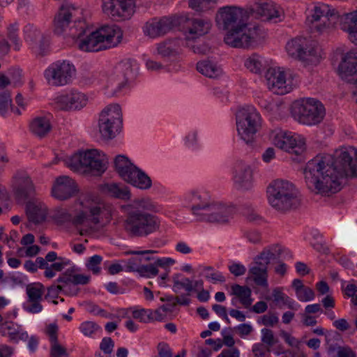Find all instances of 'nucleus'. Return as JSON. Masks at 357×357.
<instances>
[{"label":"nucleus","mask_w":357,"mask_h":357,"mask_svg":"<svg viewBox=\"0 0 357 357\" xmlns=\"http://www.w3.org/2000/svg\"><path fill=\"white\" fill-rule=\"evenodd\" d=\"M304 175L310 191L322 196L337 193L345 178L357 176V149L343 146L333 154L318 155L307 162Z\"/></svg>","instance_id":"1"},{"label":"nucleus","mask_w":357,"mask_h":357,"mask_svg":"<svg viewBox=\"0 0 357 357\" xmlns=\"http://www.w3.org/2000/svg\"><path fill=\"white\" fill-rule=\"evenodd\" d=\"M82 10L70 4L62 5L54 19V31L61 34L70 27V35L77 38L79 50L97 52L118 46L123 39V31L116 25L102 26L91 31L86 22L80 20Z\"/></svg>","instance_id":"2"},{"label":"nucleus","mask_w":357,"mask_h":357,"mask_svg":"<svg viewBox=\"0 0 357 357\" xmlns=\"http://www.w3.org/2000/svg\"><path fill=\"white\" fill-rule=\"evenodd\" d=\"M251 10L236 6L220 8L215 21L219 29L227 31L225 43L231 47H248L260 36L261 29L256 24L248 23Z\"/></svg>","instance_id":"3"},{"label":"nucleus","mask_w":357,"mask_h":357,"mask_svg":"<svg viewBox=\"0 0 357 357\" xmlns=\"http://www.w3.org/2000/svg\"><path fill=\"white\" fill-rule=\"evenodd\" d=\"M180 199L183 207L199 221L225 223L235 212L234 204L215 199L211 192L203 188L187 190Z\"/></svg>","instance_id":"4"},{"label":"nucleus","mask_w":357,"mask_h":357,"mask_svg":"<svg viewBox=\"0 0 357 357\" xmlns=\"http://www.w3.org/2000/svg\"><path fill=\"white\" fill-rule=\"evenodd\" d=\"M77 204L80 206L79 212L74 218L67 208L62 207H56L52 212L51 218L60 225L70 221L76 225L85 222L98 225L110 220L112 206L91 194L82 195Z\"/></svg>","instance_id":"5"},{"label":"nucleus","mask_w":357,"mask_h":357,"mask_svg":"<svg viewBox=\"0 0 357 357\" xmlns=\"http://www.w3.org/2000/svg\"><path fill=\"white\" fill-rule=\"evenodd\" d=\"M268 200L275 210L287 212L296 209L301 204L299 193L296 186L285 180H275L267 188Z\"/></svg>","instance_id":"6"},{"label":"nucleus","mask_w":357,"mask_h":357,"mask_svg":"<svg viewBox=\"0 0 357 357\" xmlns=\"http://www.w3.org/2000/svg\"><path fill=\"white\" fill-rule=\"evenodd\" d=\"M67 162L68 166L75 172L88 169L100 175L107 170L109 159L102 151L89 149L73 154Z\"/></svg>","instance_id":"7"},{"label":"nucleus","mask_w":357,"mask_h":357,"mask_svg":"<svg viewBox=\"0 0 357 357\" xmlns=\"http://www.w3.org/2000/svg\"><path fill=\"white\" fill-rule=\"evenodd\" d=\"M236 126L239 138L245 144L252 145L261 128V116L255 107H243L236 112Z\"/></svg>","instance_id":"8"},{"label":"nucleus","mask_w":357,"mask_h":357,"mask_svg":"<svg viewBox=\"0 0 357 357\" xmlns=\"http://www.w3.org/2000/svg\"><path fill=\"white\" fill-rule=\"evenodd\" d=\"M291 114L293 118L300 123L314 126L323 120L325 116V108L318 100L304 98L292 103Z\"/></svg>","instance_id":"9"},{"label":"nucleus","mask_w":357,"mask_h":357,"mask_svg":"<svg viewBox=\"0 0 357 357\" xmlns=\"http://www.w3.org/2000/svg\"><path fill=\"white\" fill-rule=\"evenodd\" d=\"M122 211L126 214L123 223L125 230L131 236L145 237L154 233L160 227L159 218L150 213Z\"/></svg>","instance_id":"10"},{"label":"nucleus","mask_w":357,"mask_h":357,"mask_svg":"<svg viewBox=\"0 0 357 357\" xmlns=\"http://www.w3.org/2000/svg\"><path fill=\"white\" fill-rule=\"evenodd\" d=\"M98 132L103 140L116 138L123 129L121 108L118 104L106 106L100 113L98 121Z\"/></svg>","instance_id":"11"},{"label":"nucleus","mask_w":357,"mask_h":357,"mask_svg":"<svg viewBox=\"0 0 357 357\" xmlns=\"http://www.w3.org/2000/svg\"><path fill=\"white\" fill-rule=\"evenodd\" d=\"M288 54L305 66H317L322 59V50L316 42L305 38H296L286 45Z\"/></svg>","instance_id":"12"},{"label":"nucleus","mask_w":357,"mask_h":357,"mask_svg":"<svg viewBox=\"0 0 357 357\" xmlns=\"http://www.w3.org/2000/svg\"><path fill=\"white\" fill-rule=\"evenodd\" d=\"M76 73L75 66L68 60H59L51 63L43 73L50 86H63L70 84Z\"/></svg>","instance_id":"13"},{"label":"nucleus","mask_w":357,"mask_h":357,"mask_svg":"<svg viewBox=\"0 0 357 357\" xmlns=\"http://www.w3.org/2000/svg\"><path fill=\"white\" fill-rule=\"evenodd\" d=\"M269 139L277 148L296 155L301 154L306 149L305 139L303 136L281 128L271 130Z\"/></svg>","instance_id":"14"},{"label":"nucleus","mask_w":357,"mask_h":357,"mask_svg":"<svg viewBox=\"0 0 357 357\" xmlns=\"http://www.w3.org/2000/svg\"><path fill=\"white\" fill-rule=\"evenodd\" d=\"M270 250H264L255 258L253 265L249 268V275L255 284L264 288L268 289V265L273 257Z\"/></svg>","instance_id":"15"},{"label":"nucleus","mask_w":357,"mask_h":357,"mask_svg":"<svg viewBox=\"0 0 357 357\" xmlns=\"http://www.w3.org/2000/svg\"><path fill=\"white\" fill-rule=\"evenodd\" d=\"M178 24V20L175 17H155L145 23L143 26V32L151 38H156L169 33Z\"/></svg>","instance_id":"16"},{"label":"nucleus","mask_w":357,"mask_h":357,"mask_svg":"<svg viewBox=\"0 0 357 357\" xmlns=\"http://www.w3.org/2000/svg\"><path fill=\"white\" fill-rule=\"evenodd\" d=\"M88 96L80 91L72 90L55 98L54 103L57 109L63 111H79L88 103Z\"/></svg>","instance_id":"17"},{"label":"nucleus","mask_w":357,"mask_h":357,"mask_svg":"<svg viewBox=\"0 0 357 357\" xmlns=\"http://www.w3.org/2000/svg\"><path fill=\"white\" fill-rule=\"evenodd\" d=\"M212 26L211 21L208 18H188L183 26L185 40L194 41L207 34Z\"/></svg>","instance_id":"18"},{"label":"nucleus","mask_w":357,"mask_h":357,"mask_svg":"<svg viewBox=\"0 0 357 357\" xmlns=\"http://www.w3.org/2000/svg\"><path fill=\"white\" fill-rule=\"evenodd\" d=\"M235 187L241 190H249L254 186V172L252 167L243 161L236 163L233 172Z\"/></svg>","instance_id":"19"},{"label":"nucleus","mask_w":357,"mask_h":357,"mask_svg":"<svg viewBox=\"0 0 357 357\" xmlns=\"http://www.w3.org/2000/svg\"><path fill=\"white\" fill-rule=\"evenodd\" d=\"M133 0H103V12L112 17H130L134 13Z\"/></svg>","instance_id":"20"},{"label":"nucleus","mask_w":357,"mask_h":357,"mask_svg":"<svg viewBox=\"0 0 357 357\" xmlns=\"http://www.w3.org/2000/svg\"><path fill=\"white\" fill-rule=\"evenodd\" d=\"M24 33V39L29 44L32 51L36 54H45L48 47V38L32 24L25 26Z\"/></svg>","instance_id":"21"},{"label":"nucleus","mask_w":357,"mask_h":357,"mask_svg":"<svg viewBox=\"0 0 357 357\" xmlns=\"http://www.w3.org/2000/svg\"><path fill=\"white\" fill-rule=\"evenodd\" d=\"M248 10H252L251 15L255 13L262 20L278 22L284 18L282 9L271 1L257 3L254 8Z\"/></svg>","instance_id":"22"},{"label":"nucleus","mask_w":357,"mask_h":357,"mask_svg":"<svg viewBox=\"0 0 357 357\" xmlns=\"http://www.w3.org/2000/svg\"><path fill=\"white\" fill-rule=\"evenodd\" d=\"M268 87L277 94H286L291 87L287 84L284 71L281 68H270L266 73Z\"/></svg>","instance_id":"23"},{"label":"nucleus","mask_w":357,"mask_h":357,"mask_svg":"<svg viewBox=\"0 0 357 357\" xmlns=\"http://www.w3.org/2000/svg\"><path fill=\"white\" fill-rule=\"evenodd\" d=\"M77 192L75 182L69 176H59L52 187V195L56 199L63 201L73 197Z\"/></svg>","instance_id":"24"},{"label":"nucleus","mask_w":357,"mask_h":357,"mask_svg":"<svg viewBox=\"0 0 357 357\" xmlns=\"http://www.w3.org/2000/svg\"><path fill=\"white\" fill-rule=\"evenodd\" d=\"M334 10H331L327 4L321 3L315 6L312 10V14L308 20L311 22V29H315L318 32H322L324 29L328 26L327 23L331 17H335Z\"/></svg>","instance_id":"25"},{"label":"nucleus","mask_w":357,"mask_h":357,"mask_svg":"<svg viewBox=\"0 0 357 357\" xmlns=\"http://www.w3.org/2000/svg\"><path fill=\"white\" fill-rule=\"evenodd\" d=\"M122 210L138 213H160L162 207L151 197L144 196L134 199L130 204L122 206Z\"/></svg>","instance_id":"26"},{"label":"nucleus","mask_w":357,"mask_h":357,"mask_svg":"<svg viewBox=\"0 0 357 357\" xmlns=\"http://www.w3.org/2000/svg\"><path fill=\"white\" fill-rule=\"evenodd\" d=\"M338 70L342 78L347 82L357 79V50L350 51L344 55Z\"/></svg>","instance_id":"27"},{"label":"nucleus","mask_w":357,"mask_h":357,"mask_svg":"<svg viewBox=\"0 0 357 357\" xmlns=\"http://www.w3.org/2000/svg\"><path fill=\"white\" fill-rule=\"evenodd\" d=\"M124 181L140 190H149L153 187V181L149 174L142 169L136 166L130 172Z\"/></svg>","instance_id":"28"},{"label":"nucleus","mask_w":357,"mask_h":357,"mask_svg":"<svg viewBox=\"0 0 357 357\" xmlns=\"http://www.w3.org/2000/svg\"><path fill=\"white\" fill-rule=\"evenodd\" d=\"M99 190L104 195L122 200H129L131 192L128 187L118 183H105L99 186Z\"/></svg>","instance_id":"29"},{"label":"nucleus","mask_w":357,"mask_h":357,"mask_svg":"<svg viewBox=\"0 0 357 357\" xmlns=\"http://www.w3.org/2000/svg\"><path fill=\"white\" fill-rule=\"evenodd\" d=\"M15 190L22 198H26L33 192V183L26 172H20L15 176Z\"/></svg>","instance_id":"30"},{"label":"nucleus","mask_w":357,"mask_h":357,"mask_svg":"<svg viewBox=\"0 0 357 357\" xmlns=\"http://www.w3.org/2000/svg\"><path fill=\"white\" fill-rule=\"evenodd\" d=\"M183 44L184 40L180 38L167 40L158 44L157 52L163 59L168 61L167 59L178 55L181 46Z\"/></svg>","instance_id":"31"},{"label":"nucleus","mask_w":357,"mask_h":357,"mask_svg":"<svg viewBox=\"0 0 357 357\" xmlns=\"http://www.w3.org/2000/svg\"><path fill=\"white\" fill-rule=\"evenodd\" d=\"M341 29L348 33L349 40L357 45V10L342 16Z\"/></svg>","instance_id":"32"},{"label":"nucleus","mask_w":357,"mask_h":357,"mask_svg":"<svg viewBox=\"0 0 357 357\" xmlns=\"http://www.w3.org/2000/svg\"><path fill=\"white\" fill-rule=\"evenodd\" d=\"M197 70L204 76L211 79L218 78L222 74L221 67L216 62L209 59L197 62Z\"/></svg>","instance_id":"33"},{"label":"nucleus","mask_w":357,"mask_h":357,"mask_svg":"<svg viewBox=\"0 0 357 357\" xmlns=\"http://www.w3.org/2000/svg\"><path fill=\"white\" fill-rule=\"evenodd\" d=\"M136 166L126 155H117L114 158V169L123 181Z\"/></svg>","instance_id":"34"},{"label":"nucleus","mask_w":357,"mask_h":357,"mask_svg":"<svg viewBox=\"0 0 357 357\" xmlns=\"http://www.w3.org/2000/svg\"><path fill=\"white\" fill-rule=\"evenodd\" d=\"M2 330L9 338L17 342L20 340L26 341L28 339V333L23 328L13 321H6L2 325Z\"/></svg>","instance_id":"35"},{"label":"nucleus","mask_w":357,"mask_h":357,"mask_svg":"<svg viewBox=\"0 0 357 357\" xmlns=\"http://www.w3.org/2000/svg\"><path fill=\"white\" fill-rule=\"evenodd\" d=\"M29 220L33 223H40L46 218L47 207L43 204L29 202L26 206Z\"/></svg>","instance_id":"36"},{"label":"nucleus","mask_w":357,"mask_h":357,"mask_svg":"<svg viewBox=\"0 0 357 357\" xmlns=\"http://www.w3.org/2000/svg\"><path fill=\"white\" fill-rule=\"evenodd\" d=\"M50 119L46 116H37L29 123L30 131L38 137H43L51 130Z\"/></svg>","instance_id":"37"},{"label":"nucleus","mask_w":357,"mask_h":357,"mask_svg":"<svg viewBox=\"0 0 357 357\" xmlns=\"http://www.w3.org/2000/svg\"><path fill=\"white\" fill-rule=\"evenodd\" d=\"M231 294L236 296L245 307H249L252 305L253 299L250 288L234 284L231 287Z\"/></svg>","instance_id":"38"},{"label":"nucleus","mask_w":357,"mask_h":357,"mask_svg":"<svg viewBox=\"0 0 357 357\" xmlns=\"http://www.w3.org/2000/svg\"><path fill=\"white\" fill-rule=\"evenodd\" d=\"M244 66L250 72L260 74L266 68V61L261 56L252 54L245 58Z\"/></svg>","instance_id":"39"},{"label":"nucleus","mask_w":357,"mask_h":357,"mask_svg":"<svg viewBox=\"0 0 357 357\" xmlns=\"http://www.w3.org/2000/svg\"><path fill=\"white\" fill-rule=\"evenodd\" d=\"M172 290L176 294L184 290L190 295L193 291V281L181 274L175 275L173 277Z\"/></svg>","instance_id":"40"},{"label":"nucleus","mask_w":357,"mask_h":357,"mask_svg":"<svg viewBox=\"0 0 357 357\" xmlns=\"http://www.w3.org/2000/svg\"><path fill=\"white\" fill-rule=\"evenodd\" d=\"M129 313L132 314L133 318L138 319L141 322H151V309L137 308L136 307L122 309L119 312V315L121 317H126Z\"/></svg>","instance_id":"41"},{"label":"nucleus","mask_w":357,"mask_h":357,"mask_svg":"<svg viewBox=\"0 0 357 357\" xmlns=\"http://www.w3.org/2000/svg\"><path fill=\"white\" fill-rule=\"evenodd\" d=\"M121 72L123 73L124 81L119 84V90H121L128 84V82L133 79L138 69L136 65L133 66L130 62H123L119 65Z\"/></svg>","instance_id":"42"},{"label":"nucleus","mask_w":357,"mask_h":357,"mask_svg":"<svg viewBox=\"0 0 357 357\" xmlns=\"http://www.w3.org/2000/svg\"><path fill=\"white\" fill-rule=\"evenodd\" d=\"M56 281L60 283L61 286L62 292L68 296H75L78 292V289L76 286L71 283L68 275L65 274L57 278Z\"/></svg>","instance_id":"43"},{"label":"nucleus","mask_w":357,"mask_h":357,"mask_svg":"<svg viewBox=\"0 0 357 357\" xmlns=\"http://www.w3.org/2000/svg\"><path fill=\"white\" fill-rule=\"evenodd\" d=\"M146 68L148 70L155 72H169L171 70L170 64L166 59L162 62L157 61L151 59H148L145 61Z\"/></svg>","instance_id":"44"},{"label":"nucleus","mask_w":357,"mask_h":357,"mask_svg":"<svg viewBox=\"0 0 357 357\" xmlns=\"http://www.w3.org/2000/svg\"><path fill=\"white\" fill-rule=\"evenodd\" d=\"M79 329L80 332L86 337H94L95 335L101 331V328L93 321H86L82 322Z\"/></svg>","instance_id":"45"},{"label":"nucleus","mask_w":357,"mask_h":357,"mask_svg":"<svg viewBox=\"0 0 357 357\" xmlns=\"http://www.w3.org/2000/svg\"><path fill=\"white\" fill-rule=\"evenodd\" d=\"M26 292L27 294L26 300H30V301H42L43 286L40 283L28 285Z\"/></svg>","instance_id":"46"},{"label":"nucleus","mask_w":357,"mask_h":357,"mask_svg":"<svg viewBox=\"0 0 357 357\" xmlns=\"http://www.w3.org/2000/svg\"><path fill=\"white\" fill-rule=\"evenodd\" d=\"M199 132L197 130H190L185 136L184 145L189 149L197 150L199 148Z\"/></svg>","instance_id":"47"},{"label":"nucleus","mask_w":357,"mask_h":357,"mask_svg":"<svg viewBox=\"0 0 357 357\" xmlns=\"http://www.w3.org/2000/svg\"><path fill=\"white\" fill-rule=\"evenodd\" d=\"M12 106L10 92L0 93V115L6 116Z\"/></svg>","instance_id":"48"},{"label":"nucleus","mask_w":357,"mask_h":357,"mask_svg":"<svg viewBox=\"0 0 357 357\" xmlns=\"http://www.w3.org/2000/svg\"><path fill=\"white\" fill-rule=\"evenodd\" d=\"M102 261V257L98 255H94L89 257L86 262V267L93 274L98 275L100 273L101 268L100 264Z\"/></svg>","instance_id":"49"},{"label":"nucleus","mask_w":357,"mask_h":357,"mask_svg":"<svg viewBox=\"0 0 357 357\" xmlns=\"http://www.w3.org/2000/svg\"><path fill=\"white\" fill-rule=\"evenodd\" d=\"M204 274L206 279L213 283L217 282H224L225 278L220 271H216L211 266H206L204 268Z\"/></svg>","instance_id":"50"},{"label":"nucleus","mask_w":357,"mask_h":357,"mask_svg":"<svg viewBox=\"0 0 357 357\" xmlns=\"http://www.w3.org/2000/svg\"><path fill=\"white\" fill-rule=\"evenodd\" d=\"M156 250H133L126 252L127 255H140L142 261H153L155 262V259L157 257L154 255L157 253Z\"/></svg>","instance_id":"51"},{"label":"nucleus","mask_w":357,"mask_h":357,"mask_svg":"<svg viewBox=\"0 0 357 357\" xmlns=\"http://www.w3.org/2000/svg\"><path fill=\"white\" fill-rule=\"evenodd\" d=\"M142 259L140 255L131 257L125 261V271L127 272H137L138 273L142 265Z\"/></svg>","instance_id":"52"},{"label":"nucleus","mask_w":357,"mask_h":357,"mask_svg":"<svg viewBox=\"0 0 357 357\" xmlns=\"http://www.w3.org/2000/svg\"><path fill=\"white\" fill-rule=\"evenodd\" d=\"M158 272V268H156L154 262H153L148 264H142L138 273L142 277L151 278L156 276Z\"/></svg>","instance_id":"53"},{"label":"nucleus","mask_w":357,"mask_h":357,"mask_svg":"<svg viewBox=\"0 0 357 357\" xmlns=\"http://www.w3.org/2000/svg\"><path fill=\"white\" fill-rule=\"evenodd\" d=\"M218 0H189V6L197 12L204 11L209 8L211 3H216Z\"/></svg>","instance_id":"54"},{"label":"nucleus","mask_w":357,"mask_h":357,"mask_svg":"<svg viewBox=\"0 0 357 357\" xmlns=\"http://www.w3.org/2000/svg\"><path fill=\"white\" fill-rule=\"evenodd\" d=\"M261 340L262 343L268 347V348L275 345L277 342V340L274 336L273 332L268 328H262L261 330Z\"/></svg>","instance_id":"55"},{"label":"nucleus","mask_w":357,"mask_h":357,"mask_svg":"<svg viewBox=\"0 0 357 357\" xmlns=\"http://www.w3.org/2000/svg\"><path fill=\"white\" fill-rule=\"evenodd\" d=\"M18 26L16 24H11L8 28V37L14 44V49L18 51L20 48L21 42L18 37Z\"/></svg>","instance_id":"56"},{"label":"nucleus","mask_w":357,"mask_h":357,"mask_svg":"<svg viewBox=\"0 0 357 357\" xmlns=\"http://www.w3.org/2000/svg\"><path fill=\"white\" fill-rule=\"evenodd\" d=\"M41 301H30L26 300L22 305L24 310L30 314H38L40 313L43 307L40 303Z\"/></svg>","instance_id":"57"},{"label":"nucleus","mask_w":357,"mask_h":357,"mask_svg":"<svg viewBox=\"0 0 357 357\" xmlns=\"http://www.w3.org/2000/svg\"><path fill=\"white\" fill-rule=\"evenodd\" d=\"M8 75L10 77L11 84L14 87H19L22 85V70L17 68H10L8 69Z\"/></svg>","instance_id":"58"},{"label":"nucleus","mask_w":357,"mask_h":357,"mask_svg":"<svg viewBox=\"0 0 357 357\" xmlns=\"http://www.w3.org/2000/svg\"><path fill=\"white\" fill-rule=\"evenodd\" d=\"M296 298L301 302H308L314 299V291L307 287H305L296 293Z\"/></svg>","instance_id":"59"},{"label":"nucleus","mask_w":357,"mask_h":357,"mask_svg":"<svg viewBox=\"0 0 357 357\" xmlns=\"http://www.w3.org/2000/svg\"><path fill=\"white\" fill-rule=\"evenodd\" d=\"M213 94L222 104H227L229 101V93L225 89L215 87L213 89Z\"/></svg>","instance_id":"60"},{"label":"nucleus","mask_w":357,"mask_h":357,"mask_svg":"<svg viewBox=\"0 0 357 357\" xmlns=\"http://www.w3.org/2000/svg\"><path fill=\"white\" fill-rule=\"evenodd\" d=\"M50 355L52 357H63L67 356V351L58 342H52L50 348Z\"/></svg>","instance_id":"61"},{"label":"nucleus","mask_w":357,"mask_h":357,"mask_svg":"<svg viewBox=\"0 0 357 357\" xmlns=\"http://www.w3.org/2000/svg\"><path fill=\"white\" fill-rule=\"evenodd\" d=\"M229 272L236 277L243 275L246 273L245 266L240 262H233L228 266Z\"/></svg>","instance_id":"62"},{"label":"nucleus","mask_w":357,"mask_h":357,"mask_svg":"<svg viewBox=\"0 0 357 357\" xmlns=\"http://www.w3.org/2000/svg\"><path fill=\"white\" fill-rule=\"evenodd\" d=\"M176 263V261L171 257H156L155 259V265L156 268L158 267L167 269Z\"/></svg>","instance_id":"63"},{"label":"nucleus","mask_w":357,"mask_h":357,"mask_svg":"<svg viewBox=\"0 0 357 357\" xmlns=\"http://www.w3.org/2000/svg\"><path fill=\"white\" fill-rule=\"evenodd\" d=\"M159 357H173L172 349L169 344L162 342L157 347Z\"/></svg>","instance_id":"64"}]
</instances>
